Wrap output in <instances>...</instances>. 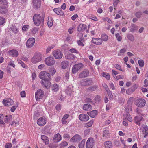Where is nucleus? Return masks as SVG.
<instances>
[{
	"mask_svg": "<svg viewBox=\"0 0 148 148\" xmlns=\"http://www.w3.org/2000/svg\"><path fill=\"white\" fill-rule=\"evenodd\" d=\"M45 15H43L42 16L38 14H36L34 15L33 19L34 22L36 25L39 26L43 24Z\"/></svg>",
	"mask_w": 148,
	"mask_h": 148,
	"instance_id": "nucleus-1",
	"label": "nucleus"
},
{
	"mask_svg": "<svg viewBox=\"0 0 148 148\" xmlns=\"http://www.w3.org/2000/svg\"><path fill=\"white\" fill-rule=\"evenodd\" d=\"M39 77L40 78L44 81H49L50 79L49 74L46 71H41L39 74Z\"/></svg>",
	"mask_w": 148,
	"mask_h": 148,
	"instance_id": "nucleus-2",
	"label": "nucleus"
},
{
	"mask_svg": "<svg viewBox=\"0 0 148 148\" xmlns=\"http://www.w3.org/2000/svg\"><path fill=\"white\" fill-rule=\"evenodd\" d=\"M42 56L40 53L35 54L31 59L32 62L34 64L36 63L41 61L42 60Z\"/></svg>",
	"mask_w": 148,
	"mask_h": 148,
	"instance_id": "nucleus-3",
	"label": "nucleus"
},
{
	"mask_svg": "<svg viewBox=\"0 0 148 148\" xmlns=\"http://www.w3.org/2000/svg\"><path fill=\"white\" fill-rule=\"evenodd\" d=\"M44 92L41 89L38 90L35 93V97L37 101L42 99L44 95Z\"/></svg>",
	"mask_w": 148,
	"mask_h": 148,
	"instance_id": "nucleus-4",
	"label": "nucleus"
},
{
	"mask_svg": "<svg viewBox=\"0 0 148 148\" xmlns=\"http://www.w3.org/2000/svg\"><path fill=\"white\" fill-rule=\"evenodd\" d=\"M53 54L55 58L57 59H61L63 56L62 53L59 50L54 51L53 53Z\"/></svg>",
	"mask_w": 148,
	"mask_h": 148,
	"instance_id": "nucleus-5",
	"label": "nucleus"
},
{
	"mask_svg": "<svg viewBox=\"0 0 148 148\" xmlns=\"http://www.w3.org/2000/svg\"><path fill=\"white\" fill-rule=\"evenodd\" d=\"M46 64L48 66H51L55 63V61L53 57H49L46 58L45 60Z\"/></svg>",
	"mask_w": 148,
	"mask_h": 148,
	"instance_id": "nucleus-6",
	"label": "nucleus"
},
{
	"mask_svg": "<svg viewBox=\"0 0 148 148\" xmlns=\"http://www.w3.org/2000/svg\"><path fill=\"white\" fill-rule=\"evenodd\" d=\"M94 144L93 138H90L87 140L86 143V148H92Z\"/></svg>",
	"mask_w": 148,
	"mask_h": 148,
	"instance_id": "nucleus-7",
	"label": "nucleus"
},
{
	"mask_svg": "<svg viewBox=\"0 0 148 148\" xmlns=\"http://www.w3.org/2000/svg\"><path fill=\"white\" fill-rule=\"evenodd\" d=\"M83 65L82 63H80L76 64L74 65L72 68V71L73 73H76L79 70L82 68Z\"/></svg>",
	"mask_w": 148,
	"mask_h": 148,
	"instance_id": "nucleus-8",
	"label": "nucleus"
},
{
	"mask_svg": "<svg viewBox=\"0 0 148 148\" xmlns=\"http://www.w3.org/2000/svg\"><path fill=\"white\" fill-rule=\"evenodd\" d=\"M92 84V81L91 79H82L81 81L82 86H88Z\"/></svg>",
	"mask_w": 148,
	"mask_h": 148,
	"instance_id": "nucleus-9",
	"label": "nucleus"
},
{
	"mask_svg": "<svg viewBox=\"0 0 148 148\" xmlns=\"http://www.w3.org/2000/svg\"><path fill=\"white\" fill-rule=\"evenodd\" d=\"M35 39L33 38H31L29 39L26 42V46L28 48H31L34 45Z\"/></svg>",
	"mask_w": 148,
	"mask_h": 148,
	"instance_id": "nucleus-10",
	"label": "nucleus"
},
{
	"mask_svg": "<svg viewBox=\"0 0 148 148\" xmlns=\"http://www.w3.org/2000/svg\"><path fill=\"white\" fill-rule=\"evenodd\" d=\"M146 103V101L142 99H139L136 100V105L138 107H143Z\"/></svg>",
	"mask_w": 148,
	"mask_h": 148,
	"instance_id": "nucleus-11",
	"label": "nucleus"
},
{
	"mask_svg": "<svg viewBox=\"0 0 148 148\" xmlns=\"http://www.w3.org/2000/svg\"><path fill=\"white\" fill-rule=\"evenodd\" d=\"M3 103L5 106H10L13 104L14 101L10 98H6L3 100Z\"/></svg>",
	"mask_w": 148,
	"mask_h": 148,
	"instance_id": "nucleus-12",
	"label": "nucleus"
},
{
	"mask_svg": "<svg viewBox=\"0 0 148 148\" xmlns=\"http://www.w3.org/2000/svg\"><path fill=\"white\" fill-rule=\"evenodd\" d=\"M89 71L87 69H85L79 73V78H83L89 76Z\"/></svg>",
	"mask_w": 148,
	"mask_h": 148,
	"instance_id": "nucleus-13",
	"label": "nucleus"
},
{
	"mask_svg": "<svg viewBox=\"0 0 148 148\" xmlns=\"http://www.w3.org/2000/svg\"><path fill=\"white\" fill-rule=\"evenodd\" d=\"M32 4L34 8L37 9L40 7L41 5L40 0H32Z\"/></svg>",
	"mask_w": 148,
	"mask_h": 148,
	"instance_id": "nucleus-14",
	"label": "nucleus"
},
{
	"mask_svg": "<svg viewBox=\"0 0 148 148\" xmlns=\"http://www.w3.org/2000/svg\"><path fill=\"white\" fill-rule=\"evenodd\" d=\"M92 42L94 44L97 45H100L102 44L103 41L101 38H93L92 40Z\"/></svg>",
	"mask_w": 148,
	"mask_h": 148,
	"instance_id": "nucleus-15",
	"label": "nucleus"
},
{
	"mask_svg": "<svg viewBox=\"0 0 148 148\" xmlns=\"http://www.w3.org/2000/svg\"><path fill=\"white\" fill-rule=\"evenodd\" d=\"M8 53L10 55L13 57H16L18 55V51L16 50H10L8 51Z\"/></svg>",
	"mask_w": 148,
	"mask_h": 148,
	"instance_id": "nucleus-16",
	"label": "nucleus"
},
{
	"mask_svg": "<svg viewBox=\"0 0 148 148\" xmlns=\"http://www.w3.org/2000/svg\"><path fill=\"white\" fill-rule=\"evenodd\" d=\"M81 139L80 136L78 134H76L72 137L70 141L73 142H79Z\"/></svg>",
	"mask_w": 148,
	"mask_h": 148,
	"instance_id": "nucleus-17",
	"label": "nucleus"
},
{
	"mask_svg": "<svg viewBox=\"0 0 148 148\" xmlns=\"http://www.w3.org/2000/svg\"><path fill=\"white\" fill-rule=\"evenodd\" d=\"M79 119L82 121H86L89 120V117L87 115L83 114L80 115Z\"/></svg>",
	"mask_w": 148,
	"mask_h": 148,
	"instance_id": "nucleus-18",
	"label": "nucleus"
},
{
	"mask_svg": "<svg viewBox=\"0 0 148 148\" xmlns=\"http://www.w3.org/2000/svg\"><path fill=\"white\" fill-rule=\"evenodd\" d=\"M37 123L39 125L42 126L45 124L46 121L45 119L41 117L38 119L37 121Z\"/></svg>",
	"mask_w": 148,
	"mask_h": 148,
	"instance_id": "nucleus-19",
	"label": "nucleus"
},
{
	"mask_svg": "<svg viewBox=\"0 0 148 148\" xmlns=\"http://www.w3.org/2000/svg\"><path fill=\"white\" fill-rule=\"evenodd\" d=\"M62 139L61 136L59 133L54 135L53 138V140L55 142H58L60 141Z\"/></svg>",
	"mask_w": 148,
	"mask_h": 148,
	"instance_id": "nucleus-20",
	"label": "nucleus"
},
{
	"mask_svg": "<svg viewBox=\"0 0 148 148\" xmlns=\"http://www.w3.org/2000/svg\"><path fill=\"white\" fill-rule=\"evenodd\" d=\"M143 118L140 116H136L134 119V121L135 123L138 125H139L140 124V122Z\"/></svg>",
	"mask_w": 148,
	"mask_h": 148,
	"instance_id": "nucleus-21",
	"label": "nucleus"
},
{
	"mask_svg": "<svg viewBox=\"0 0 148 148\" xmlns=\"http://www.w3.org/2000/svg\"><path fill=\"white\" fill-rule=\"evenodd\" d=\"M53 11L58 15L63 16L64 14V12L60 8H55L53 9Z\"/></svg>",
	"mask_w": 148,
	"mask_h": 148,
	"instance_id": "nucleus-22",
	"label": "nucleus"
},
{
	"mask_svg": "<svg viewBox=\"0 0 148 148\" xmlns=\"http://www.w3.org/2000/svg\"><path fill=\"white\" fill-rule=\"evenodd\" d=\"M86 26L85 24H80L79 25L77 28V30L79 32H83L86 29Z\"/></svg>",
	"mask_w": 148,
	"mask_h": 148,
	"instance_id": "nucleus-23",
	"label": "nucleus"
},
{
	"mask_svg": "<svg viewBox=\"0 0 148 148\" xmlns=\"http://www.w3.org/2000/svg\"><path fill=\"white\" fill-rule=\"evenodd\" d=\"M142 132L144 138H145L148 136V127H144L142 129Z\"/></svg>",
	"mask_w": 148,
	"mask_h": 148,
	"instance_id": "nucleus-24",
	"label": "nucleus"
},
{
	"mask_svg": "<svg viewBox=\"0 0 148 148\" xmlns=\"http://www.w3.org/2000/svg\"><path fill=\"white\" fill-rule=\"evenodd\" d=\"M41 83L47 88H49L51 85V83L49 81L42 80L41 82Z\"/></svg>",
	"mask_w": 148,
	"mask_h": 148,
	"instance_id": "nucleus-25",
	"label": "nucleus"
},
{
	"mask_svg": "<svg viewBox=\"0 0 148 148\" xmlns=\"http://www.w3.org/2000/svg\"><path fill=\"white\" fill-rule=\"evenodd\" d=\"M41 139L45 145L48 144L49 143L48 138L46 136L41 135Z\"/></svg>",
	"mask_w": 148,
	"mask_h": 148,
	"instance_id": "nucleus-26",
	"label": "nucleus"
},
{
	"mask_svg": "<svg viewBox=\"0 0 148 148\" xmlns=\"http://www.w3.org/2000/svg\"><path fill=\"white\" fill-rule=\"evenodd\" d=\"M87 114L91 117L94 118L97 114V111L95 110H93L90 112H87Z\"/></svg>",
	"mask_w": 148,
	"mask_h": 148,
	"instance_id": "nucleus-27",
	"label": "nucleus"
},
{
	"mask_svg": "<svg viewBox=\"0 0 148 148\" xmlns=\"http://www.w3.org/2000/svg\"><path fill=\"white\" fill-rule=\"evenodd\" d=\"M92 108L91 105L89 104H86L83 106V109L86 111L89 110H91Z\"/></svg>",
	"mask_w": 148,
	"mask_h": 148,
	"instance_id": "nucleus-28",
	"label": "nucleus"
},
{
	"mask_svg": "<svg viewBox=\"0 0 148 148\" xmlns=\"http://www.w3.org/2000/svg\"><path fill=\"white\" fill-rule=\"evenodd\" d=\"M124 118L125 119H127L130 122L132 121V118L129 112L126 113V114L124 115Z\"/></svg>",
	"mask_w": 148,
	"mask_h": 148,
	"instance_id": "nucleus-29",
	"label": "nucleus"
},
{
	"mask_svg": "<svg viewBox=\"0 0 148 148\" xmlns=\"http://www.w3.org/2000/svg\"><path fill=\"white\" fill-rule=\"evenodd\" d=\"M7 9L4 6H0V13L4 14L8 12Z\"/></svg>",
	"mask_w": 148,
	"mask_h": 148,
	"instance_id": "nucleus-30",
	"label": "nucleus"
},
{
	"mask_svg": "<svg viewBox=\"0 0 148 148\" xmlns=\"http://www.w3.org/2000/svg\"><path fill=\"white\" fill-rule=\"evenodd\" d=\"M105 148H112V145L111 142L110 141H107L105 143Z\"/></svg>",
	"mask_w": 148,
	"mask_h": 148,
	"instance_id": "nucleus-31",
	"label": "nucleus"
},
{
	"mask_svg": "<svg viewBox=\"0 0 148 148\" xmlns=\"http://www.w3.org/2000/svg\"><path fill=\"white\" fill-rule=\"evenodd\" d=\"M12 119V117L11 115H6L5 118L4 122L6 123H8Z\"/></svg>",
	"mask_w": 148,
	"mask_h": 148,
	"instance_id": "nucleus-32",
	"label": "nucleus"
},
{
	"mask_svg": "<svg viewBox=\"0 0 148 148\" xmlns=\"http://www.w3.org/2000/svg\"><path fill=\"white\" fill-rule=\"evenodd\" d=\"M59 89V85L56 84H54L52 86V90L54 92H56Z\"/></svg>",
	"mask_w": 148,
	"mask_h": 148,
	"instance_id": "nucleus-33",
	"label": "nucleus"
},
{
	"mask_svg": "<svg viewBox=\"0 0 148 148\" xmlns=\"http://www.w3.org/2000/svg\"><path fill=\"white\" fill-rule=\"evenodd\" d=\"M138 29L137 26L134 24H132L130 29V31L132 32H134L135 31H136Z\"/></svg>",
	"mask_w": 148,
	"mask_h": 148,
	"instance_id": "nucleus-34",
	"label": "nucleus"
},
{
	"mask_svg": "<svg viewBox=\"0 0 148 148\" xmlns=\"http://www.w3.org/2000/svg\"><path fill=\"white\" fill-rule=\"evenodd\" d=\"M97 87L96 86H92L88 88V90L89 92H92L96 90Z\"/></svg>",
	"mask_w": 148,
	"mask_h": 148,
	"instance_id": "nucleus-35",
	"label": "nucleus"
},
{
	"mask_svg": "<svg viewBox=\"0 0 148 148\" xmlns=\"http://www.w3.org/2000/svg\"><path fill=\"white\" fill-rule=\"evenodd\" d=\"M101 37L102 40L104 41H106L108 39V36L105 34H102L101 36Z\"/></svg>",
	"mask_w": 148,
	"mask_h": 148,
	"instance_id": "nucleus-36",
	"label": "nucleus"
},
{
	"mask_svg": "<svg viewBox=\"0 0 148 148\" xmlns=\"http://www.w3.org/2000/svg\"><path fill=\"white\" fill-rule=\"evenodd\" d=\"M109 133V130H104L103 132V136L106 137H108Z\"/></svg>",
	"mask_w": 148,
	"mask_h": 148,
	"instance_id": "nucleus-37",
	"label": "nucleus"
},
{
	"mask_svg": "<svg viewBox=\"0 0 148 148\" xmlns=\"http://www.w3.org/2000/svg\"><path fill=\"white\" fill-rule=\"evenodd\" d=\"M68 116L69 115L68 114H66L64 116L62 120V123L63 124H64L66 123V120Z\"/></svg>",
	"mask_w": 148,
	"mask_h": 148,
	"instance_id": "nucleus-38",
	"label": "nucleus"
},
{
	"mask_svg": "<svg viewBox=\"0 0 148 148\" xmlns=\"http://www.w3.org/2000/svg\"><path fill=\"white\" fill-rule=\"evenodd\" d=\"M86 140L83 139L79 143V148H84Z\"/></svg>",
	"mask_w": 148,
	"mask_h": 148,
	"instance_id": "nucleus-39",
	"label": "nucleus"
},
{
	"mask_svg": "<svg viewBox=\"0 0 148 148\" xmlns=\"http://www.w3.org/2000/svg\"><path fill=\"white\" fill-rule=\"evenodd\" d=\"M93 123V121L91 120L89 122L86 123L85 124V127H91Z\"/></svg>",
	"mask_w": 148,
	"mask_h": 148,
	"instance_id": "nucleus-40",
	"label": "nucleus"
},
{
	"mask_svg": "<svg viewBox=\"0 0 148 148\" xmlns=\"http://www.w3.org/2000/svg\"><path fill=\"white\" fill-rule=\"evenodd\" d=\"M102 75L103 77H105L107 79H110V76L108 73L104 72L102 73Z\"/></svg>",
	"mask_w": 148,
	"mask_h": 148,
	"instance_id": "nucleus-41",
	"label": "nucleus"
},
{
	"mask_svg": "<svg viewBox=\"0 0 148 148\" xmlns=\"http://www.w3.org/2000/svg\"><path fill=\"white\" fill-rule=\"evenodd\" d=\"M68 62H62L61 65L62 68L64 69H65L68 66Z\"/></svg>",
	"mask_w": 148,
	"mask_h": 148,
	"instance_id": "nucleus-42",
	"label": "nucleus"
},
{
	"mask_svg": "<svg viewBox=\"0 0 148 148\" xmlns=\"http://www.w3.org/2000/svg\"><path fill=\"white\" fill-rule=\"evenodd\" d=\"M18 63L21 64V65L24 68L26 69L27 68V66L25 65V64L23 63L22 61H21L20 60H17Z\"/></svg>",
	"mask_w": 148,
	"mask_h": 148,
	"instance_id": "nucleus-43",
	"label": "nucleus"
},
{
	"mask_svg": "<svg viewBox=\"0 0 148 148\" xmlns=\"http://www.w3.org/2000/svg\"><path fill=\"white\" fill-rule=\"evenodd\" d=\"M128 38L131 41H133L134 40V38L133 36L131 34H129L127 36Z\"/></svg>",
	"mask_w": 148,
	"mask_h": 148,
	"instance_id": "nucleus-44",
	"label": "nucleus"
},
{
	"mask_svg": "<svg viewBox=\"0 0 148 148\" xmlns=\"http://www.w3.org/2000/svg\"><path fill=\"white\" fill-rule=\"evenodd\" d=\"M54 47V45H51V46H49L46 49V53H47L51 51V49H53Z\"/></svg>",
	"mask_w": 148,
	"mask_h": 148,
	"instance_id": "nucleus-45",
	"label": "nucleus"
},
{
	"mask_svg": "<svg viewBox=\"0 0 148 148\" xmlns=\"http://www.w3.org/2000/svg\"><path fill=\"white\" fill-rule=\"evenodd\" d=\"M3 115L2 114H0V124H5L3 121Z\"/></svg>",
	"mask_w": 148,
	"mask_h": 148,
	"instance_id": "nucleus-46",
	"label": "nucleus"
},
{
	"mask_svg": "<svg viewBox=\"0 0 148 148\" xmlns=\"http://www.w3.org/2000/svg\"><path fill=\"white\" fill-rule=\"evenodd\" d=\"M66 93L68 95H70L72 92V90L69 87H67L66 90Z\"/></svg>",
	"mask_w": 148,
	"mask_h": 148,
	"instance_id": "nucleus-47",
	"label": "nucleus"
},
{
	"mask_svg": "<svg viewBox=\"0 0 148 148\" xmlns=\"http://www.w3.org/2000/svg\"><path fill=\"white\" fill-rule=\"evenodd\" d=\"M5 21V19L4 18L0 16V25H3Z\"/></svg>",
	"mask_w": 148,
	"mask_h": 148,
	"instance_id": "nucleus-48",
	"label": "nucleus"
},
{
	"mask_svg": "<svg viewBox=\"0 0 148 148\" xmlns=\"http://www.w3.org/2000/svg\"><path fill=\"white\" fill-rule=\"evenodd\" d=\"M138 63L140 66L141 67H143L144 66V63L143 60H138Z\"/></svg>",
	"mask_w": 148,
	"mask_h": 148,
	"instance_id": "nucleus-49",
	"label": "nucleus"
},
{
	"mask_svg": "<svg viewBox=\"0 0 148 148\" xmlns=\"http://www.w3.org/2000/svg\"><path fill=\"white\" fill-rule=\"evenodd\" d=\"M18 106V104L17 103L16 104V106H12L10 109V110L12 112H14L15 109H16V107H17Z\"/></svg>",
	"mask_w": 148,
	"mask_h": 148,
	"instance_id": "nucleus-50",
	"label": "nucleus"
},
{
	"mask_svg": "<svg viewBox=\"0 0 148 148\" xmlns=\"http://www.w3.org/2000/svg\"><path fill=\"white\" fill-rule=\"evenodd\" d=\"M115 36L118 41H120L121 40L122 37L119 36V33L116 34Z\"/></svg>",
	"mask_w": 148,
	"mask_h": 148,
	"instance_id": "nucleus-51",
	"label": "nucleus"
},
{
	"mask_svg": "<svg viewBox=\"0 0 148 148\" xmlns=\"http://www.w3.org/2000/svg\"><path fill=\"white\" fill-rule=\"evenodd\" d=\"M142 14V13L140 11L137 12L135 14L136 16L138 18H139L141 17Z\"/></svg>",
	"mask_w": 148,
	"mask_h": 148,
	"instance_id": "nucleus-52",
	"label": "nucleus"
},
{
	"mask_svg": "<svg viewBox=\"0 0 148 148\" xmlns=\"http://www.w3.org/2000/svg\"><path fill=\"white\" fill-rule=\"evenodd\" d=\"M115 67L117 69L120 70L121 71L123 72L124 71L121 68V66L119 65L118 64H116L115 65Z\"/></svg>",
	"mask_w": 148,
	"mask_h": 148,
	"instance_id": "nucleus-53",
	"label": "nucleus"
},
{
	"mask_svg": "<svg viewBox=\"0 0 148 148\" xmlns=\"http://www.w3.org/2000/svg\"><path fill=\"white\" fill-rule=\"evenodd\" d=\"M38 31V29L37 27H34L31 29V32L34 34L36 33Z\"/></svg>",
	"mask_w": 148,
	"mask_h": 148,
	"instance_id": "nucleus-54",
	"label": "nucleus"
},
{
	"mask_svg": "<svg viewBox=\"0 0 148 148\" xmlns=\"http://www.w3.org/2000/svg\"><path fill=\"white\" fill-rule=\"evenodd\" d=\"M29 27V26L28 25H25L22 27V29L23 31H26L28 29Z\"/></svg>",
	"mask_w": 148,
	"mask_h": 148,
	"instance_id": "nucleus-55",
	"label": "nucleus"
},
{
	"mask_svg": "<svg viewBox=\"0 0 148 148\" xmlns=\"http://www.w3.org/2000/svg\"><path fill=\"white\" fill-rule=\"evenodd\" d=\"M50 71L52 75H54L56 72V69L54 68H51L50 69Z\"/></svg>",
	"mask_w": 148,
	"mask_h": 148,
	"instance_id": "nucleus-56",
	"label": "nucleus"
},
{
	"mask_svg": "<svg viewBox=\"0 0 148 148\" xmlns=\"http://www.w3.org/2000/svg\"><path fill=\"white\" fill-rule=\"evenodd\" d=\"M21 59L24 61L28 62L29 61L27 57L25 56H22L21 58Z\"/></svg>",
	"mask_w": 148,
	"mask_h": 148,
	"instance_id": "nucleus-57",
	"label": "nucleus"
},
{
	"mask_svg": "<svg viewBox=\"0 0 148 148\" xmlns=\"http://www.w3.org/2000/svg\"><path fill=\"white\" fill-rule=\"evenodd\" d=\"M133 92V91H132L130 88L128 89L126 91V93L128 95H130Z\"/></svg>",
	"mask_w": 148,
	"mask_h": 148,
	"instance_id": "nucleus-58",
	"label": "nucleus"
},
{
	"mask_svg": "<svg viewBox=\"0 0 148 148\" xmlns=\"http://www.w3.org/2000/svg\"><path fill=\"white\" fill-rule=\"evenodd\" d=\"M47 24L49 27H50L52 26L53 25V21L51 20V21H49L47 23Z\"/></svg>",
	"mask_w": 148,
	"mask_h": 148,
	"instance_id": "nucleus-59",
	"label": "nucleus"
},
{
	"mask_svg": "<svg viewBox=\"0 0 148 148\" xmlns=\"http://www.w3.org/2000/svg\"><path fill=\"white\" fill-rule=\"evenodd\" d=\"M137 86L136 85H134L133 86L130 88L132 91L134 92L135 91L136 89L137 88Z\"/></svg>",
	"mask_w": 148,
	"mask_h": 148,
	"instance_id": "nucleus-60",
	"label": "nucleus"
},
{
	"mask_svg": "<svg viewBox=\"0 0 148 148\" xmlns=\"http://www.w3.org/2000/svg\"><path fill=\"white\" fill-rule=\"evenodd\" d=\"M69 51L72 53H77V51L74 48H72L70 49Z\"/></svg>",
	"mask_w": 148,
	"mask_h": 148,
	"instance_id": "nucleus-61",
	"label": "nucleus"
},
{
	"mask_svg": "<svg viewBox=\"0 0 148 148\" xmlns=\"http://www.w3.org/2000/svg\"><path fill=\"white\" fill-rule=\"evenodd\" d=\"M12 31L15 33H16L18 32V29L16 27H13L12 29Z\"/></svg>",
	"mask_w": 148,
	"mask_h": 148,
	"instance_id": "nucleus-62",
	"label": "nucleus"
},
{
	"mask_svg": "<svg viewBox=\"0 0 148 148\" xmlns=\"http://www.w3.org/2000/svg\"><path fill=\"white\" fill-rule=\"evenodd\" d=\"M107 93L109 97V98L112 99L113 98V96L111 91H109V92H107Z\"/></svg>",
	"mask_w": 148,
	"mask_h": 148,
	"instance_id": "nucleus-63",
	"label": "nucleus"
},
{
	"mask_svg": "<svg viewBox=\"0 0 148 148\" xmlns=\"http://www.w3.org/2000/svg\"><path fill=\"white\" fill-rule=\"evenodd\" d=\"M12 144L10 143H7L5 145V148H10L12 147Z\"/></svg>",
	"mask_w": 148,
	"mask_h": 148,
	"instance_id": "nucleus-64",
	"label": "nucleus"
}]
</instances>
